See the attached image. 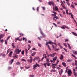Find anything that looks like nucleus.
Listing matches in <instances>:
<instances>
[{
  "mask_svg": "<svg viewBox=\"0 0 77 77\" xmlns=\"http://www.w3.org/2000/svg\"><path fill=\"white\" fill-rule=\"evenodd\" d=\"M36 52H35L31 54V56H35V55L36 54Z\"/></svg>",
  "mask_w": 77,
  "mask_h": 77,
  "instance_id": "nucleus-13",
  "label": "nucleus"
},
{
  "mask_svg": "<svg viewBox=\"0 0 77 77\" xmlns=\"http://www.w3.org/2000/svg\"><path fill=\"white\" fill-rule=\"evenodd\" d=\"M59 47H60V48H61V49L63 48V47L61 45H60V46H59Z\"/></svg>",
  "mask_w": 77,
  "mask_h": 77,
  "instance_id": "nucleus-61",
  "label": "nucleus"
},
{
  "mask_svg": "<svg viewBox=\"0 0 77 77\" xmlns=\"http://www.w3.org/2000/svg\"><path fill=\"white\" fill-rule=\"evenodd\" d=\"M13 57L14 58H18V55H15Z\"/></svg>",
  "mask_w": 77,
  "mask_h": 77,
  "instance_id": "nucleus-16",
  "label": "nucleus"
},
{
  "mask_svg": "<svg viewBox=\"0 0 77 77\" xmlns=\"http://www.w3.org/2000/svg\"><path fill=\"white\" fill-rule=\"evenodd\" d=\"M32 57L30 56L29 57V58H30V59H31V60H33V58Z\"/></svg>",
  "mask_w": 77,
  "mask_h": 77,
  "instance_id": "nucleus-54",
  "label": "nucleus"
},
{
  "mask_svg": "<svg viewBox=\"0 0 77 77\" xmlns=\"http://www.w3.org/2000/svg\"><path fill=\"white\" fill-rule=\"evenodd\" d=\"M32 60H28V62H30V63H32Z\"/></svg>",
  "mask_w": 77,
  "mask_h": 77,
  "instance_id": "nucleus-41",
  "label": "nucleus"
},
{
  "mask_svg": "<svg viewBox=\"0 0 77 77\" xmlns=\"http://www.w3.org/2000/svg\"><path fill=\"white\" fill-rule=\"evenodd\" d=\"M11 45L13 47V48H15V45H14V43H12V44H11Z\"/></svg>",
  "mask_w": 77,
  "mask_h": 77,
  "instance_id": "nucleus-18",
  "label": "nucleus"
},
{
  "mask_svg": "<svg viewBox=\"0 0 77 77\" xmlns=\"http://www.w3.org/2000/svg\"><path fill=\"white\" fill-rule=\"evenodd\" d=\"M12 51H11L9 54V56L10 57H11L12 56Z\"/></svg>",
  "mask_w": 77,
  "mask_h": 77,
  "instance_id": "nucleus-10",
  "label": "nucleus"
},
{
  "mask_svg": "<svg viewBox=\"0 0 77 77\" xmlns=\"http://www.w3.org/2000/svg\"><path fill=\"white\" fill-rule=\"evenodd\" d=\"M73 74L75 76V77L77 76V74H76V73L75 72H74L73 73Z\"/></svg>",
  "mask_w": 77,
  "mask_h": 77,
  "instance_id": "nucleus-30",
  "label": "nucleus"
},
{
  "mask_svg": "<svg viewBox=\"0 0 77 77\" xmlns=\"http://www.w3.org/2000/svg\"><path fill=\"white\" fill-rule=\"evenodd\" d=\"M61 29H65V28H66V29H68V27L66 26L65 25H63L62 26V27H61Z\"/></svg>",
  "mask_w": 77,
  "mask_h": 77,
  "instance_id": "nucleus-6",
  "label": "nucleus"
},
{
  "mask_svg": "<svg viewBox=\"0 0 77 77\" xmlns=\"http://www.w3.org/2000/svg\"><path fill=\"white\" fill-rule=\"evenodd\" d=\"M46 63H49V62H50L49 59H48V58H46Z\"/></svg>",
  "mask_w": 77,
  "mask_h": 77,
  "instance_id": "nucleus-17",
  "label": "nucleus"
},
{
  "mask_svg": "<svg viewBox=\"0 0 77 77\" xmlns=\"http://www.w3.org/2000/svg\"><path fill=\"white\" fill-rule=\"evenodd\" d=\"M68 10H66V14H68Z\"/></svg>",
  "mask_w": 77,
  "mask_h": 77,
  "instance_id": "nucleus-60",
  "label": "nucleus"
},
{
  "mask_svg": "<svg viewBox=\"0 0 77 77\" xmlns=\"http://www.w3.org/2000/svg\"><path fill=\"white\" fill-rule=\"evenodd\" d=\"M46 64L47 66H50V65H51V63H47Z\"/></svg>",
  "mask_w": 77,
  "mask_h": 77,
  "instance_id": "nucleus-29",
  "label": "nucleus"
},
{
  "mask_svg": "<svg viewBox=\"0 0 77 77\" xmlns=\"http://www.w3.org/2000/svg\"><path fill=\"white\" fill-rule=\"evenodd\" d=\"M62 64L63 65V66H65V67H66V63L64 62H63L62 63Z\"/></svg>",
  "mask_w": 77,
  "mask_h": 77,
  "instance_id": "nucleus-15",
  "label": "nucleus"
},
{
  "mask_svg": "<svg viewBox=\"0 0 77 77\" xmlns=\"http://www.w3.org/2000/svg\"><path fill=\"white\" fill-rule=\"evenodd\" d=\"M10 37H11L10 36H8L7 38V40H8V39H9L10 38Z\"/></svg>",
  "mask_w": 77,
  "mask_h": 77,
  "instance_id": "nucleus-58",
  "label": "nucleus"
},
{
  "mask_svg": "<svg viewBox=\"0 0 77 77\" xmlns=\"http://www.w3.org/2000/svg\"><path fill=\"white\" fill-rule=\"evenodd\" d=\"M30 77H34V75H29Z\"/></svg>",
  "mask_w": 77,
  "mask_h": 77,
  "instance_id": "nucleus-56",
  "label": "nucleus"
},
{
  "mask_svg": "<svg viewBox=\"0 0 77 77\" xmlns=\"http://www.w3.org/2000/svg\"><path fill=\"white\" fill-rule=\"evenodd\" d=\"M57 59V58L56 57H55L54 58H53V60H56Z\"/></svg>",
  "mask_w": 77,
  "mask_h": 77,
  "instance_id": "nucleus-42",
  "label": "nucleus"
},
{
  "mask_svg": "<svg viewBox=\"0 0 77 77\" xmlns=\"http://www.w3.org/2000/svg\"><path fill=\"white\" fill-rule=\"evenodd\" d=\"M72 34L73 35H74L75 36H77V33L74 32H72Z\"/></svg>",
  "mask_w": 77,
  "mask_h": 77,
  "instance_id": "nucleus-14",
  "label": "nucleus"
},
{
  "mask_svg": "<svg viewBox=\"0 0 77 77\" xmlns=\"http://www.w3.org/2000/svg\"><path fill=\"white\" fill-rule=\"evenodd\" d=\"M35 65H36L38 67H39L40 66L38 64L36 63L35 64Z\"/></svg>",
  "mask_w": 77,
  "mask_h": 77,
  "instance_id": "nucleus-37",
  "label": "nucleus"
},
{
  "mask_svg": "<svg viewBox=\"0 0 77 77\" xmlns=\"http://www.w3.org/2000/svg\"><path fill=\"white\" fill-rule=\"evenodd\" d=\"M19 40V38H16L15 39V42H17V41H18Z\"/></svg>",
  "mask_w": 77,
  "mask_h": 77,
  "instance_id": "nucleus-23",
  "label": "nucleus"
},
{
  "mask_svg": "<svg viewBox=\"0 0 77 77\" xmlns=\"http://www.w3.org/2000/svg\"><path fill=\"white\" fill-rule=\"evenodd\" d=\"M67 45L68 46L69 49V50H71V46H70V45H69V44L68 43Z\"/></svg>",
  "mask_w": 77,
  "mask_h": 77,
  "instance_id": "nucleus-19",
  "label": "nucleus"
},
{
  "mask_svg": "<svg viewBox=\"0 0 77 77\" xmlns=\"http://www.w3.org/2000/svg\"><path fill=\"white\" fill-rule=\"evenodd\" d=\"M32 50H35V51H36V48H32Z\"/></svg>",
  "mask_w": 77,
  "mask_h": 77,
  "instance_id": "nucleus-64",
  "label": "nucleus"
},
{
  "mask_svg": "<svg viewBox=\"0 0 77 77\" xmlns=\"http://www.w3.org/2000/svg\"><path fill=\"white\" fill-rule=\"evenodd\" d=\"M43 56H45L44 57V58H45V59H46L47 58V56H46V54H43Z\"/></svg>",
  "mask_w": 77,
  "mask_h": 77,
  "instance_id": "nucleus-33",
  "label": "nucleus"
},
{
  "mask_svg": "<svg viewBox=\"0 0 77 77\" xmlns=\"http://www.w3.org/2000/svg\"><path fill=\"white\" fill-rule=\"evenodd\" d=\"M53 24L54 25V26H55V27H57V25H56V24H55V23H53Z\"/></svg>",
  "mask_w": 77,
  "mask_h": 77,
  "instance_id": "nucleus-62",
  "label": "nucleus"
},
{
  "mask_svg": "<svg viewBox=\"0 0 77 77\" xmlns=\"http://www.w3.org/2000/svg\"><path fill=\"white\" fill-rule=\"evenodd\" d=\"M53 20H54V21H57V19H59V17H58L56 16L54 17L53 18Z\"/></svg>",
  "mask_w": 77,
  "mask_h": 77,
  "instance_id": "nucleus-4",
  "label": "nucleus"
},
{
  "mask_svg": "<svg viewBox=\"0 0 77 77\" xmlns=\"http://www.w3.org/2000/svg\"><path fill=\"white\" fill-rule=\"evenodd\" d=\"M63 58V56L62 55H61V56L60 57V60H62Z\"/></svg>",
  "mask_w": 77,
  "mask_h": 77,
  "instance_id": "nucleus-12",
  "label": "nucleus"
},
{
  "mask_svg": "<svg viewBox=\"0 0 77 77\" xmlns=\"http://www.w3.org/2000/svg\"><path fill=\"white\" fill-rule=\"evenodd\" d=\"M61 70L59 71V74L60 75H61L62 74V73H63V70L62 69H60Z\"/></svg>",
  "mask_w": 77,
  "mask_h": 77,
  "instance_id": "nucleus-5",
  "label": "nucleus"
},
{
  "mask_svg": "<svg viewBox=\"0 0 77 77\" xmlns=\"http://www.w3.org/2000/svg\"><path fill=\"white\" fill-rule=\"evenodd\" d=\"M20 63L19 62H18L17 63H16V65H20Z\"/></svg>",
  "mask_w": 77,
  "mask_h": 77,
  "instance_id": "nucleus-27",
  "label": "nucleus"
},
{
  "mask_svg": "<svg viewBox=\"0 0 77 77\" xmlns=\"http://www.w3.org/2000/svg\"><path fill=\"white\" fill-rule=\"evenodd\" d=\"M72 59L71 60L68 59L67 60V62H72Z\"/></svg>",
  "mask_w": 77,
  "mask_h": 77,
  "instance_id": "nucleus-26",
  "label": "nucleus"
},
{
  "mask_svg": "<svg viewBox=\"0 0 77 77\" xmlns=\"http://www.w3.org/2000/svg\"><path fill=\"white\" fill-rule=\"evenodd\" d=\"M0 42H1L2 43H3L4 42V40H3V39H2L1 40V39H0Z\"/></svg>",
  "mask_w": 77,
  "mask_h": 77,
  "instance_id": "nucleus-31",
  "label": "nucleus"
},
{
  "mask_svg": "<svg viewBox=\"0 0 77 77\" xmlns=\"http://www.w3.org/2000/svg\"><path fill=\"white\" fill-rule=\"evenodd\" d=\"M51 15L52 16H53V17H56V15L54 14H51Z\"/></svg>",
  "mask_w": 77,
  "mask_h": 77,
  "instance_id": "nucleus-52",
  "label": "nucleus"
},
{
  "mask_svg": "<svg viewBox=\"0 0 77 77\" xmlns=\"http://www.w3.org/2000/svg\"><path fill=\"white\" fill-rule=\"evenodd\" d=\"M39 57H37L35 58V60L36 59H39Z\"/></svg>",
  "mask_w": 77,
  "mask_h": 77,
  "instance_id": "nucleus-57",
  "label": "nucleus"
},
{
  "mask_svg": "<svg viewBox=\"0 0 77 77\" xmlns=\"http://www.w3.org/2000/svg\"><path fill=\"white\" fill-rule=\"evenodd\" d=\"M19 35H21V36H24V34L22 33H20Z\"/></svg>",
  "mask_w": 77,
  "mask_h": 77,
  "instance_id": "nucleus-51",
  "label": "nucleus"
},
{
  "mask_svg": "<svg viewBox=\"0 0 77 77\" xmlns=\"http://www.w3.org/2000/svg\"><path fill=\"white\" fill-rule=\"evenodd\" d=\"M46 64H46V63H43V65H44V66H45V67H46Z\"/></svg>",
  "mask_w": 77,
  "mask_h": 77,
  "instance_id": "nucleus-53",
  "label": "nucleus"
},
{
  "mask_svg": "<svg viewBox=\"0 0 77 77\" xmlns=\"http://www.w3.org/2000/svg\"><path fill=\"white\" fill-rule=\"evenodd\" d=\"M33 69L35 70L36 69V67H37V66L35 64V65L33 66Z\"/></svg>",
  "mask_w": 77,
  "mask_h": 77,
  "instance_id": "nucleus-11",
  "label": "nucleus"
},
{
  "mask_svg": "<svg viewBox=\"0 0 77 77\" xmlns=\"http://www.w3.org/2000/svg\"><path fill=\"white\" fill-rule=\"evenodd\" d=\"M71 56H73V57H74L75 59H77V58L74 55H73V54H72Z\"/></svg>",
  "mask_w": 77,
  "mask_h": 77,
  "instance_id": "nucleus-25",
  "label": "nucleus"
},
{
  "mask_svg": "<svg viewBox=\"0 0 77 77\" xmlns=\"http://www.w3.org/2000/svg\"><path fill=\"white\" fill-rule=\"evenodd\" d=\"M12 68V67H8V69H11Z\"/></svg>",
  "mask_w": 77,
  "mask_h": 77,
  "instance_id": "nucleus-63",
  "label": "nucleus"
},
{
  "mask_svg": "<svg viewBox=\"0 0 77 77\" xmlns=\"http://www.w3.org/2000/svg\"><path fill=\"white\" fill-rule=\"evenodd\" d=\"M50 56L51 57H54V56H53V54H50Z\"/></svg>",
  "mask_w": 77,
  "mask_h": 77,
  "instance_id": "nucleus-50",
  "label": "nucleus"
},
{
  "mask_svg": "<svg viewBox=\"0 0 77 77\" xmlns=\"http://www.w3.org/2000/svg\"><path fill=\"white\" fill-rule=\"evenodd\" d=\"M51 72H56V70L55 69H52L51 70Z\"/></svg>",
  "mask_w": 77,
  "mask_h": 77,
  "instance_id": "nucleus-28",
  "label": "nucleus"
},
{
  "mask_svg": "<svg viewBox=\"0 0 77 77\" xmlns=\"http://www.w3.org/2000/svg\"><path fill=\"white\" fill-rule=\"evenodd\" d=\"M23 41H24L25 40V42H26V41H27V38H26L23 37Z\"/></svg>",
  "mask_w": 77,
  "mask_h": 77,
  "instance_id": "nucleus-22",
  "label": "nucleus"
},
{
  "mask_svg": "<svg viewBox=\"0 0 77 77\" xmlns=\"http://www.w3.org/2000/svg\"><path fill=\"white\" fill-rule=\"evenodd\" d=\"M48 3L49 5H50V6H51V5L53 6H54V2L53 1H49L48 2Z\"/></svg>",
  "mask_w": 77,
  "mask_h": 77,
  "instance_id": "nucleus-2",
  "label": "nucleus"
},
{
  "mask_svg": "<svg viewBox=\"0 0 77 77\" xmlns=\"http://www.w3.org/2000/svg\"><path fill=\"white\" fill-rule=\"evenodd\" d=\"M21 50H20V48H17L14 50V53H16L17 54H19L20 53H21Z\"/></svg>",
  "mask_w": 77,
  "mask_h": 77,
  "instance_id": "nucleus-1",
  "label": "nucleus"
},
{
  "mask_svg": "<svg viewBox=\"0 0 77 77\" xmlns=\"http://www.w3.org/2000/svg\"><path fill=\"white\" fill-rule=\"evenodd\" d=\"M0 54L1 56H2V57H6V54H4L2 53Z\"/></svg>",
  "mask_w": 77,
  "mask_h": 77,
  "instance_id": "nucleus-8",
  "label": "nucleus"
},
{
  "mask_svg": "<svg viewBox=\"0 0 77 77\" xmlns=\"http://www.w3.org/2000/svg\"><path fill=\"white\" fill-rule=\"evenodd\" d=\"M5 36V35L4 34H1L0 35V39H1L2 38H3V36Z\"/></svg>",
  "mask_w": 77,
  "mask_h": 77,
  "instance_id": "nucleus-7",
  "label": "nucleus"
},
{
  "mask_svg": "<svg viewBox=\"0 0 77 77\" xmlns=\"http://www.w3.org/2000/svg\"><path fill=\"white\" fill-rule=\"evenodd\" d=\"M39 7H37V11L38 12L39 11Z\"/></svg>",
  "mask_w": 77,
  "mask_h": 77,
  "instance_id": "nucleus-49",
  "label": "nucleus"
},
{
  "mask_svg": "<svg viewBox=\"0 0 77 77\" xmlns=\"http://www.w3.org/2000/svg\"><path fill=\"white\" fill-rule=\"evenodd\" d=\"M48 50H50V51H51V48L50 47V46H49V45H48Z\"/></svg>",
  "mask_w": 77,
  "mask_h": 77,
  "instance_id": "nucleus-20",
  "label": "nucleus"
},
{
  "mask_svg": "<svg viewBox=\"0 0 77 77\" xmlns=\"http://www.w3.org/2000/svg\"><path fill=\"white\" fill-rule=\"evenodd\" d=\"M14 60L13 59L11 60V64H12V63L14 61Z\"/></svg>",
  "mask_w": 77,
  "mask_h": 77,
  "instance_id": "nucleus-45",
  "label": "nucleus"
},
{
  "mask_svg": "<svg viewBox=\"0 0 77 77\" xmlns=\"http://www.w3.org/2000/svg\"><path fill=\"white\" fill-rule=\"evenodd\" d=\"M42 35L43 36V37L44 38H45V37L46 36L44 34L43 35Z\"/></svg>",
  "mask_w": 77,
  "mask_h": 77,
  "instance_id": "nucleus-59",
  "label": "nucleus"
},
{
  "mask_svg": "<svg viewBox=\"0 0 77 77\" xmlns=\"http://www.w3.org/2000/svg\"><path fill=\"white\" fill-rule=\"evenodd\" d=\"M38 45L39 46V47H41V44L38 43Z\"/></svg>",
  "mask_w": 77,
  "mask_h": 77,
  "instance_id": "nucleus-39",
  "label": "nucleus"
},
{
  "mask_svg": "<svg viewBox=\"0 0 77 77\" xmlns=\"http://www.w3.org/2000/svg\"><path fill=\"white\" fill-rule=\"evenodd\" d=\"M73 54H77V52L75 51H73Z\"/></svg>",
  "mask_w": 77,
  "mask_h": 77,
  "instance_id": "nucleus-24",
  "label": "nucleus"
},
{
  "mask_svg": "<svg viewBox=\"0 0 77 77\" xmlns=\"http://www.w3.org/2000/svg\"><path fill=\"white\" fill-rule=\"evenodd\" d=\"M46 43L48 44H51L52 45H53V42H51V41L49 42H46Z\"/></svg>",
  "mask_w": 77,
  "mask_h": 77,
  "instance_id": "nucleus-9",
  "label": "nucleus"
},
{
  "mask_svg": "<svg viewBox=\"0 0 77 77\" xmlns=\"http://www.w3.org/2000/svg\"><path fill=\"white\" fill-rule=\"evenodd\" d=\"M63 44L65 47H67V45H66V44L65 43H64Z\"/></svg>",
  "mask_w": 77,
  "mask_h": 77,
  "instance_id": "nucleus-34",
  "label": "nucleus"
},
{
  "mask_svg": "<svg viewBox=\"0 0 77 77\" xmlns=\"http://www.w3.org/2000/svg\"><path fill=\"white\" fill-rule=\"evenodd\" d=\"M8 42H7V41H6V40H5V44H6V45H7Z\"/></svg>",
  "mask_w": 77,
  "mask_h": 77,
  "instance_id": "nucleus-48",
  "label": "nucleus"
},
{
  "mask_svg": "<svg viewBox=\"0 0 77 77\" xmlns=\"http://www.w3.org/2000/svg\"><path fill=\"white\" fill-rule=\"evenodd\" d=\"M59 9V8H57V7L55 6V9L54 10V11H57Z\"/></svg>",
  "mask_w": 77,
  "mask_h": 77,
  "instance_id": "nucleus-21",
  "label": "nucleus"
},
{
  "mask_svg": "<svg viewBox=\"0 0 77 77\" xmlns=\"http://www.w3.org/2000/svg\"><path fill=\"white\" fill-rule=\"evenodd\" d=\"M67 74L68 75L69 77V76H71V74H72V72H71V69H68Z\"/></svg>",
  "mask_w": 77,
  "mask_h": 77,
  "instance_id": "nucleus-3",
  "label": "nucleus"
},
{
  "mask_svg": "<svg viewBox=\"0 0 77 77\" xmlns=\"http://www.w3.org/2000/svg\"><path fill=\"white\" fill-rule=\"evenodd\" d=\"M71 8H75L74 6L73 5H71Z\"/></svg>",
  "mask_w": 77,
  "mask_h": 77,
  "instance_id": "nucleus-43",
  "label": "nucleus"
},
{
  "mask_svg": "<svg viewBox=\"0 0 77 77\" xmlns=\"http://www.w3.org/2000/svg\"><path fill=\"white\" fill-rule=\"evenodd\" d=\"M43 10H45V8L44 7H42Z\"/></svg>",
  "mask_w": 77,
  "mask_h": 77,
  "instance_id": "nucleus-44",
  "label": "nucleus"
},
{
  "mask_svg": "<svg viewBox=\"0 0 77 77\" xmlns=\"http://www.w3.org/2000/svg\"><path fill=\"white\" fill-rule=\"evenodd\" d=\"M26 68V69H29V68H30V66H26L25 67Z\"/></svg>",
  "mask_w": 77,
  "mask_h": 77,
  "instance_id": "nucleus-40",
  "label": "nucleus"
},
{
  "mask_svg": "<svg viewBox=\"0 0 77 77\" xmlns=\"http://www.w3.org/2000/svg\"><path fill=\"white\" fill-rule=\"evenodd\" d=\"M21 53H22V54L23 55L24 54V51H22Z\"/></svg>",
  "mask_w": 77,
  "mask_h": 77,
  "instance_id": "nucleus-35",
  "label": "nucleus"
},
{
  "mask_svg": "<svg viewBox=\"0 0 77 77\" xmlns=\"http://www.w3.org/2000/svg\"><path fill=\"white\" fill-rule=\"evenodd\" d=\"M65 42H66L67 41H68L69 40L68 39H65Z\"/></svg>",
  "mask_w": 77,
  "mask_h": 77,
  "instance_id": "nucleus-55",
  "label": "nucleus"
},
{
  "mask_svg": "<svg viewBox=\"0 0 77 77\" xmlns=\"http://www.w3.org/2000/svg\"><path fill=\"white\" fill-rule=\"evenodd\" d=\"M9 51H10V49H8L7 51V54H8L9 53Z\"/></svg>",
  "mask_w": 77,
  "mask_h": 77,
  "instance_id": "nucleus-36",
  "label": "nucleus"
},
{
  "mask_svg": "<svg viewBox=\"0 0 77 77\" xmlns=\"http://www.w3.org/2000/svg\"><path fill=\"white\" fill-rule=\"evenodd\" d=\"M40 33L42 35L44 34V33H43V32H42V31H41Z\"/></svg>",
  "mask_w": 77,
  "mask_h": 77,
  "instance_id": "nucleus-47",
  "label": "nucleus"
},
{
  "mask_svg": "<svg viewBox=\"0 0 77 77\" xmlns=\"http://www.w3.org/2000/svg\"><path fill=\"white\" fill-rule=\"evenodd\" d=\"M22 61H24V62H26V60L25 59H22L21 60Z\"/></svg>",
  "mask_w": 77,
  "mask_h": 77,
  "instance_id": "nucleus-38",
  "label": "nucleus"
},
{
  "mask_svg": "<svg viewBox=\"0 0 77 77\" xmlns=\"http://www.w3.org/2000/svg\"><path fill=\"white\" fill-rule=\"evenodd\" d=\"M25 51H26V54H27V53H28V50H27V49H26Z\"/></svg>",
  "mask_w": 77,
  "mask_h": 77,
  "instance_id": "nucleus-46",
  "label": "nucleus"
},
{
  "mask_svg": "<svg viewBox=\"0 0 77 77\" xmlns=\"http://www.w3.org/2000/svg\"><path fill=\"white\" fill-rule=\"evenodd\" d=\"M52 47L53 48V50H54V48H55L54 47V45H52Z\"/></svg>",
  "mask_w": 77,
  "mask_h": 77,
  "instance_id": "nucleus-32",
  "label": "nucleus"
}]
</instances>
